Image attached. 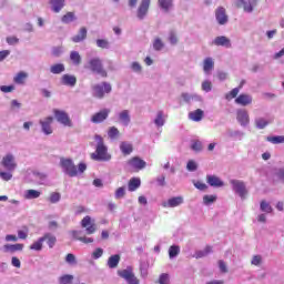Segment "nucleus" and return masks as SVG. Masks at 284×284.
<instances>
[{
	"label": "nucleus",
	"mask_w": 284,
	"mask_h": 284,
	"mask_svg": "<svg viewBox=\"0 0 284 284\" xmlns=\"http://www.w3.org/2000/svg\"><path fill=\"white\" fill-rule=\"evenodd\" d=\"M94 139L97 141V146L95 152L91 153V159L93 161H110L112 155L108 153V146H105V142H103V136L95 135Z\"/></svg>",
	"instance_id": "obj_2"
},
{
	"label": "nucleus",
	"mask_w": 284,
	"mask_h": 284,
	"mask_svg": "<svg viewBox=\"0 0 284 284\" xmlns=\"http://www.w3.org/2000/svg\"><path fill=\"white\" fill-rule=\"evenodd\" d=\"M179 254H181V247H179L178 245L170 246L169 248L170 258H174L175 256H179Z\"/></svg>",
	"instance_id": "obj_43"
},
{
	"label": "nucleus",
	"mask_w": 284,
	"mask_h": 284,
	"mask_svg": "<svg viewBox=\"0 0 284 284\" xmlns=\"http://www.w3.org/2000/svg\"><path fill=\"white\" fill-rule=\"evenodd\" d=\"M77 19V16H74V12H67L61 21L62 23H72V21H74Z\"/></svg>",
	"instance_id": "obj_42"
},
{
	"label": "nucleus",
	"mask_w": 284,
	"mask_h": 284,
	"mask_svg": "<svg viewBox=\"0 0 284 284\" xmlns=\"http://www.w3.org/2000/svg\"><path fill=\"white\" fill-rule=\"evenodd\" d=\"M163 41L161 40V38H155V40L153 41V49L156 51L163 50Z\"/></svg>",
	"instance_id": "obj_49"
},
{
	"label": "nucleus",
	"mask_w": 284,
	"mask_h": 284,
	"mask_svg": "<svg viewBox=\"0 0 284 284\" xmlns=\"http://www.w3.org/2000/svg\"><path fill=\"white\" fill-rule=\"evenodd\" d=\"M120 262H121V255L119 254L111 255L108 260V267H110V270H114L115 267H119Z\"/></svg>",
	"instance_id": "obj_25"
},
{
	"label": "nucleus",
	"mask_w": 284,
	"mask_h": 284,
	"mask_svg": "<svg viewBox=\"0 0 284 284\" xmlns=\"http://www.w3.org/2000/svg\"><path fill=\"white\" fill-rule=\"evenodd\" d=\"M81 225L82 227H85L87 234H94V232H97V224H92V217L89 215L82 219Z\"/></svg>",
	"instance_id": "obj_16"
},
{
	"label": "nucleus",
	"mask_w": 284,
	"mask_h": 284,
	"mask_svg": "<svg viewBox=\"0 0 284 284\" xmlns=\"http://www.w3.org/2000/svg\"><path fill=\"white\" fill-rule=\"evenodd\" d=\"M4 252H22L23 251V244H6L3 246Z\"/></svg>",
	"instance_id": "obj_29"
},
{
	"label": "nucleus",
	"mask_w": 284,
	"mask_h": 284,
	"mask_svg": "<svg viewBox=\"0 0 284 284\" xmlns=\"http://www.w3.org/2000/svg\"><path fill=\"white\" fill-rule=\"evenodd\" d=\"M39 196H41V192L32 189L27 190L24 194V199H28V200L39 199Z\"/></svg>",
	"instance_id": "obj_37"
},
{
	"label": "nucleus",
	"mask_w": 284,
	"mask_h": 284,
	"mask_svg": "<svg viewBox=\"0 0 284 284\" xmlns=\"http://www.w3.org/2000/svg\"><path fill=\"white\" fill-rule=\"evenodd\" d=\"M29 250L41 252L43 250V239L40 237L38 241L33 242L32 245L29 246Z\"/></svg>",
	"instance_id": "obj_38"
},
{
	"label": "nucleus",
	"mask_w": 284,
	"mask_h": 284,
	"mask_svg": "<svg viewBox=\"0 0 284 284\" xmlns=\"http://www.w3.org/2000/svg\"><path fill=\"white\" fill-rule=\"evenodd\" d=\"M108 116H110V109H102L91 116V122L95 124L103 123Z\"/></svg>",
	"instance_id": "obj_11"
},
{
	"label": "nucleus",
	"mask_w": 284,
	"mask_h": 284,
	"mask_svg": "<svg viewBox=\"0 0 284 284\" xmlns=\"http://www.w3.org/2000/svg\"><path fill=\"white\" fill-rule=\"evenodd\" d=\"M53 114H54L58 123H61L65 128H72V120H70V115H68V113L65 111L54 109Z\"/></svg>",
	"instance_id": "obj_6"
},
{
	"label": "nucleus",
	"mask_w": 284,
	"mask_h": 284,
	"mask_svg": "<svg viewBox=\"0 0 284 284\" xmlns=\"http://www.w3.org/2000/svg\"><path fill=\"white\" fill-rule=\"evenodd\" d=\"M51 74H61V72H65V65L63 63H55L50 67Z\"/></svg>",
	"instance_id": "obj_33"
},
{
	"label": "nucleus",
	"mask_w": 284,
	"mask_h": 284,
	"mask_svg": "<svg viewBox=\"0 0 284 284\" xmlns=\"http://www.w3.org/2000/svg\"><path fill=\"white\" fill-rule=\"evenodd\" d=\"M192 150H194V152H201L203 150V144L201 143V141H195L192 144Z\"/></svg>",
	"instance_id": "obj_56"
},
{
	"label": "nucleus",
	"mask_w": 284,
	"mask_h": 284,
	"mask_svg": "<svg viewBox=\"0 0 284 284\" xmlns=\"http://www.w3.org/2000/svg\"><path fill=\"white\" fill-rule=\"evenodd\" d=\"M92 90L95 99H103L105 94H110V92H112V85L108 82H102V84H94Z\"/></svg>",
	"instance_id": "obj_4"
},
{
	"label": "nucleus",
	"mask_w": 284,
	"mask_h": 284,
	"mask_svg": "<svg viewBox=\"0 0 284 284\" xmlns=\"http://www.w3.org/2000/svg\"><path fill=\"white\" fill-rule=\"evenodd\" d=\"M155 125H158V128H163V125H165V119H163V111H159L158 112V116L154 120Z\"/></svg>",
	"instance_id": "obj_44"
},
{
	"label": "nucleus",
	"mask_w": 284,
	"mask_h": 284,
	"mask_svg": "<svg viewBox=\"0 0 284 284\" xmlns=\"http://www.w3.org/2000/svg\"><path fill=\"white\" fill-rule=\"evenodd\" d=\"M214 70V60L212 58H205L203 62V71L205 74H210Z\"/></svg>",
	"instance_id": "obj_27"
},
{
	"label": "nucleus",
	"mask_w": 284,
	"mask_h": 284,
	"mask_svg": "<svg viewBox=\"0 0 284 284\" xmlns=\"http://www.w3.org/2000/svg\"><path fill=\"white\" fill-rule=\"evenodd\" d=\"M203 201L205 205H210V203H214L216 201V195H204Z\"/></svg>",
	"instance_id": "obj_53"
},
{
	"label": "nucleus",
	"mask_w": 284,
	"mask_h": 284,
	"mask_svg": "<svg viewBox=\"0 0 284 284\" xmlns=\"http://www.w3.org/2000/svg\"><path fill=\"white\" fill-rule=\"evenodd\" d=\"M41 128H42V132L47 135L52 134V123H54V118L52 116H47L43 120L39 121Z\"/></svg>",
	"instance_id": "obj_13"
},
{
	"label": "nucleus",
	"mask_w": 284,
	"mask_h": 284,
	"mask_svg": "<svg viewBox=\"0 0 284 284\" xmlns=\"http://www.w3.org/2000/svg\"><path fill=\"white\" fill-rule=\"evenodd\" d=\"M62 85H70L71 88H74L77 85V77L71 74H64L61 78Z\"/></svg>",
	"instance_id": "obj_23"
},
{
	"label": "nucleus",
	"mask_w": 284,
	"mask_h": 284,
	"mask_svg": "<svg viewBox=\"0 0 284 284\" xmlns=\"http://www.w3.org/2000/svg\"><path fill=\"white\" fill-rule=\"evenodd\" d=\"M49 3L51 6V10L55 13H59V11L63 10L65 7V0H50Z\"/></svg>",
	"instance_id": "obj_22"
},
{
	"label": "nucleus",
	"mask_w": 284,
	"mask_h": 284,
	"mask_svg": "<svg viewBox=\"0 0 284 284\" xmlns=\"http://www.w3.org/2000/svg\"><path fill=\"white\" fill-rule=\"evenodd\" d=\"M261 261H263V258L261 257V255H255L252 258V265H261Z\"/></svg>",
	"instance_id": "obj_64"
},
{
	"label": "nucleus",
	"mask_w": 284,
	"mask_h": 284,
	"mask_svg": "<svg viewBox=\"0 0 284 284\" xmlns=\"http://www.w3.org/2000/svg\"><path fill=\"white\" fill-rule=\"evenodd\" d=\"M203 110L196 109L195 111L189 113V119H191V121L199 122L203 120Z\"/></svg>",
	"instance_id": "obj_28"
},
{
	"label": "nucleus",
	"mask_w": 284,
	"mask_h": 284,
	"mask_svg": "<svg viewBox=\"0 0 284 284\" xmlns=\"http://www.w3.org/2000/svg\"><path fill=\"white\" fill-rule=\"evenodd\" d=\"M60 165L63 170V172H65L68 174V176L74 178L78 176L79 174H83V172H85V170H88V165L85 163H80L78 165H74V162L71 159H65L62 158L60 160Z\"/></svg>",
	"instance_id": "obj_1"
},
{
	"label": "nucleus",
	"mask_w": 284,
	"mask_h": 284,
	"mask_svg": "<svg viewBox=\"0 0 284 284\" xmlns=\"http://www.w3.org/2000/svg\"><path fill=\"white\" fill-rule=\"evenodd\" d=\"M49 201L50 203H59L61 201V194L57 192L51 193Z\"/></svg>",
	"instance_id": "obj_51"
},
{
	"label": "nucleus",
	"mask_w": 284,
	"mask_h": 284,
	"mask_svg": "<svg viewBox=\"0 0 284 284\" xmlns=\"http://www.w3.org/2000/svg\"><path fill=\"white\" fill-rule=\"evenodd\" d=\"M255 125L258 130H265V128L270 125V122L263 118H260L255 120Z\"/></svg>",
	"instance_id": "obj_41"
},
{
	"label": "nucleus",
	"mask_w": 284,
	"mask_h": 284,
	"mask_svg": "<svg viewBox=\"0 0 284 284\" xmlns=\"http://www.w3.org/2000/svg\"><path fill=\"white\" fill-rule=\"evenodd\" d=\"M119 119H120V121H121L123 124L130 125V111L124 110V111L120 112Z\"/></svg>",
	"instance_id": "obj_36"
},
{
	"label": "nucleus",
	"mask_w": 284,
	"mask_h": 284,
	"mask_svg": "<svg viewBox=\"0 0 284 284\" xmlns=\"http://www.w3.org/2000/svg\"><path fill=\"white\" fill-rule=\"evenodd\" d=\"M236 119L240 125H242L243 128L250 125V113H247V110L239 109L236 111Z\"/></svg>",
	"instance_id": "obj_12"
},
{
	"label": "nucleus",
	"mask_w": 284,
	"mask_h": 284,
	"mask_svg": "<svg viewBox=\"0 0 284 284\" xmlns=\"http://www.w3.org/2000/svg\"><path fill=\"white\" fill-rule=\"evenodd\" d=\"M18 239L26 241L28 239V226H24V230L18 231Z\"/></svg>",
	"instance_id": "obj_54"
},
{
	"label": "nucleus",
	"mask_w": 284,
	"mask_h": 284,
	"mask_svg": "<svg viewBox=\"0 0 284 284\" xmlns=\"http://www.w3.org/2000/svg\"><path fill=\"white\" fill-rule=\"evenodd\" d=\"M65 263H69V265H77V256L72 253H68L65 256Z\"/></svg>",
	"instance_id": "obj_50"
},
{
	"label": "nucleus",
	"mask_w": 284,
	"mask_h": 284,
	"mask_svg": "<svg viewBox=\"0 0 284 284\" xmlns=\"http://www.w3.org/2000/svg\"><path fill=\"white\" fill-rule=\"evenodd\" d=\"M139 187H141V179L132 178L128 184L129 192H136Z\"/></svg>",
	"instance_id": "obj_26"
},
{
	"label": "nucleus",
	"mask_w": 284,
	"mask_h": 284,
	"mask_svg": "<svg viewBox=\"0 0 284 284\" xmlns=\"http://www.w3.org/2000/svg\"><path fill=\"white\" fill-rule=\"evenodd\" d=\"M206 183H209L211 187H223V185H225L221 178L216 175H206Z\"/></svg>",
	"instance_id": "obj_19"
},
{
	"label": "nucleus",
	"mask_w": 284,
	"mask_h": 284,
	"mask_svg": "<svg viewBox=\"0 0 284 284\" xmlns=\"http://www.w3.org/2000/svg\"><path fill=\"white\" fill-rule=\"evenodd\" d=\"M72 281H74V276H73V275H70V274L62 275V276L59 278V283H60V284H71Z\"/></svg>",
	"instance_id": "obj_45"
},
{
	"label": "nucleus",
	"mask_w": 284,
	"mask_h": 284,
	"mask_svg": "<svg viewBox=\"0 0 284 284\" xmlns=\"http://www.w3.org/2000/svg\"><path fill=\"white\" fill-rule=\"evenodd\" d=\"M186 169L189 170V172H196L199 165L193 160H190L186 164Z\"/></svg>",
	"instance_id": "obj_52"
},
{
	"label": "nucleus",
	"mask_w": 284,
	"mask_h": 284,
	"mask_svg": "<svg viewBox=\"0 0 284 284\" xmlns=\"http://www.w3.org/2000/svg\"><path fill=\"white\" fill-rule=\"evenodd\" d=\"M0 90L4 93L12 92L14 90V85H1Z\"/></svg>",
	"instance_id": "obj_63"
},
{
	"label": "nucleus",
	"mask_w": 284,
	"mask_h": 284,
	"mask_svg": "<svg viewBox=\"0 0 284 284\" xmlns=\"http://www.w3.org/2000/svg\"><path fill=\"white\" fill-rule=\"evenodd\" d=\"M231 185L233 186V190L242 199H245L247 196V189L245 187V182L240 180H231Z\"/></svg>",
	"instance_id": "obj_7"
},
{
	"label": "nucleus",
	"mask_w": 284,
	"mask_h": 284,
	"mask_svg": "<svg viewBox=\"0 0 284 284\" xmlns=\"http://www.w3.org/2000/svg\"><path fill=\"white\" fill-rule=\"evenodd\" d=\"M97 45H98V48H101L102 50H108V48H110V42L105 39H98Z\"/></svg>",
	"instance_id": "obj_48"
},
{
	"label": "nucleus",
	"mask_w": 284,
	"mask_h": 284,
	"mask_svg": "<svg viewBox=\"0 0 284 284\" xmlns=\"http://www.w3.org/2000/svg\"><path fill=\"white\" fill-rule=\"evenodd\" d=\"M118 274L128 284H140L139 277L134 275V271L130 266L126 270L118 271Z\"/></svg>",
	"instance_id": "obj_5"
},
{
	"label": "nucleus",
	"mask_w": 284,
	"mask_h": 284,
	"mask_svg": "<svg viewBox=\"0 0 284 284\" xmlns=\"http://www.w3.org/2000/svg\"><path fill=\"white\" fill-rule=\"evenodd\" d=\"M12 171L9 172H0V178L2 179V181H10L12 179Z\"/></svg>",
	"instance_id": "obj_58"
},
{
	"label": "nucleus",
	"mask_w": 284,
	"mask_h": 284,
	"mask_svg": "<svg viewBox=\"0 0 284 284\" xmlns=\"http://www.w3.org/2000/svg\"><path fill=\"white\" fill-rule=\"evenodd\" d=\"M101 256H103V248L99 247L92 253L93 258H101Z\"/></svg>",
	"instance_id": "obj_62"
},
{
	"label": "nucleus",
	"mask_w": 284,
	"mask_h": 284,
	"mask_svg": "<svg viewBox=\"0 0 284 284\" xmlns=\"http://www.w3.org/2000/svg\"><path fill=\"white\" fill-rule=\"evenodd\" d=\"M215 19L220 26H225V23H227V13L225 12V8L220 7L216 9Z\"/></svg>",
	"instance_id": "obj_17"
},
{
	"label": "nucleus",
	"mask_w": 284,
	"mask_h": 284,
	"mask_svg": "<svg viewBox=\"0 0 284 284\" xmlns=\"http://www.w3.org/2000/svg\"><path fill=\"white\" fill-rule=\"evenodd\" d=\"M28 79V73L20 71L17 73V75L13 78L14 83L18 85H23L26 83V80Z\"/></svg>",
	"instance_id": "obj_31"
},
{
	"label": "nucleus",
	"mask_w": 284,
	"mask_h": 284,
	"mask_svg": "<svg viewBox=\"0 0 284 284\" xmlns=\"http://www.w3.org/2000/svg\"><path fill=\"white\" fill-rule=\"evenodd\" d=\"M213 45H217V47L222 45L223 48H232V42L227 37L220 36L213 40Z\"/></svg>",
	"instance_id": "obj_18"
},
{
	"label": "nucleus",
	"mask_w": 284,
	"mask_h": 284,
	"mask_svg": "<svg viewBox=\"0 0 284 284\" xmlns=\"http://www.w3.org/2000/svg\"><path fill=\"white\" fill-rule=\"evenodd\" d=\"M43 243L44 241H47V244L49 245V247H54V245H57V236L50 234V233H45L43 236Z\"/></svg>",
	"instance_id": "obj_30"
},
{
	"label": "nucleus",
	"mask_w": 284,
	"mask_h": 284,
	"mask_svg": "<svg viewBox=\"0 0 284 284\" xmlns=\"http://www.w3.org/2000/svg\"><path fill=\"white\" fill-rule=\"evenodd\" d=\"M158 3L164 12H170V8L173 6V0H158Z\"/></svg>",
	"instance_id": "obj_34"
},
{
	"label": "nucleus",
	"mask_w": 284,
	"mask_h": 284,
	"mask_svg": "<svg viewBox=\"0 0 284 284\" xmlns=\"http://www.w3.org/2000/svg\"><path fill=\"white\" fill-rule=\"evenodd\" d=\"M241 88H234L229 93L225 94L226 101H232V99H237Z\"/></svg>",
	"instance_id": "obj_39"
},
{
	"label": "nucleus",
	"mask_w": 284,
	"mask_h": 284,
	"mask_svg": "<svg viewBox=\"0 0 284 284\" xmlns=\"http://www.w3.org/2000/svg\"><path fill=\"white\" fill-rule=\"evenodd\" d=\"M126 165L130 170H133V172H139L145 168L146 163L141 160V158L134 156L128 160Z\"/></svg>",
	"instance_id": "obj_9"
},
{
	"label": "nucleus",
	"mask_w": 284,
	"mask_h": 284,
	"mask_svg": "<svg viewBox=\"0 0 284 284\" xmlns=\"http://www.w3.org/2000/svg\"><path fill=\"white\" fill-rule=\"evenodd\" d=\"M260 207H261V211L266 212V214H271L272 212V206L265 200L261 202Z\"/></svg>",
	"instance_id": "obj_47"
},
{
	"label": "nucleus",
	"mask_w": 284,
	"mask_h": 284,
	"mask_svg": "<svg viewBox=\"0 0 284 284\" xmlns=\"http://www.w3.org/2000/svg\"><path fill=\"white\" fill-rule=\"evenodd\" d=\"M121 133L119 132V129L116 126H111L108 132L109 139H119V135Z\"/></svg>",
	"instance_id": "obj_46"
},
{
	"label": "nucleus",
	"mask_w": 284,
	"mask_h": 284,
	"mask_svg": "<svg viewBox=\"0 0 284 284\" xmlns=\"http://www.w3.org/2000/svg\"><path fill=\"white\" fill-rule=\"evenodd\" d=\"M120 150H121L123 156H130V153L134 152V146H132V144L130 142H121Z\"/></svg>",
	"instance_id": "obj_24"
},
{
	"label": "nucleus",
	"mask_w": 284,
	"mask_h": 284,
	"mask_svg": "<svg viewBox=\"0 0 284 284\" xmlns=\"http://www.w3.org/2000/svg\"><path fill=\"white\" fill-rule=\"evenodd\" d=\"M1 165L8 172H14L17 170V162L14 161V155L12 153H8L2 158Z\"/></svg>",
	"instance_id": "obj_8"
},
{
	"label": "nucleus",
	"mask_w": 284,
	"mask_h": 284,
	"mask_svg": "<svg viewBox=\"0 0 284 284\" xmlns=\"http://www.w3.org/2000/svg\"><path fill=\"white\" fill-rule=\"evenodd\" d=\"M159 283L160 284H168V283H170V275H168L166 273L161 274L160 278H159Z\"/></svg>",
	"instance_id": "obj_59"
},
{
	"label": "nucleus",
	"mask_w": 284,
	"mask_h": 284,
	"mask_svg": "<svg viewBox=\"0 0 284 284\" xmlns=\"http://www.w3.org/2000/svg\"><path fill=\"white\" fill-rule=\"evenodd\" d=\"M194 186L200 190L201 192H205V190H207V184L201 182V181H197L194 183Z\"/></svg>",
	"instance_id": "obj_57"
},
{
	"label": "nucleus",
	"mask_w": 284,
	"mask_h": 284,
	"mask_svg": "<svg viewBox=\"0 0 284 284\" xmlns=\"http://www.w3.org/2000/svg\"><path fill=\"white\" fill-rule=\"evenodd\" d=\"M183 203V197L176 196L169 199L168 202H163V207H179Z\"/></svg>",
	"instance_id": "obj_21"
},
{
	"label": "nucleus",
	"mask_w": 284,
	"mask_h": 284,
	"mask_svg": "<svg viewBox=\"0 0 284 284\" xmlns=\"http://www.w3.org/2000/svg\"><path fill=\"white\" fill-rule=\"evenodd\" d=\"M151 0H142L138 8V19H145L150 10Z\"/></svg>",
	"instance_id": "obj_14"
},
{
	"label": "nucleus",
	"mask_w": 284,
	"mask_h": 284,
	"mask_svg": "<svg viewBox=\"0 0 284 284\" xmlns=\"http://www.w3.org/2000/svg\"><path fill=\"white\" fill-rule=\"evenodd\" d=\"M125 196V187L120 186L115 191V199H123Z\"/></svg>",
	"instance_id": "obj_55"
},
{
	"label": "nucleus",
	"mask_w": 284,
	"mask_h": 284,
	"mask_svg": "<svg viewBox=\"0 0 284 284\" xmlns=\"http://www.w3.org/2000/svg\"><path fill=\"white\" fill-rule=\"evenodd\" d=\"M202 90H204V92H210L212 90V82L204 81L202 83Z\"/></svg>",
	"instance_id": "obj_61"
},
{
	"label": "nucleus",
	"mask_w": 284,
	"mask_h": 284,
	"mask_svg": "<svg viewBox=\"0 0 284 284\" xmlns=\"http://www.w3.org/2000/svg\"><path fill=\"white\" fill-rule=\"evenodd\" d=\"M169 41L172 45H176V43H179V38H176V34L174 32H171Z\"/></svg>",
	"instance_id": "obj_60"
},
{
	"label": "nucleus",
	"mask_w": 284,
	"mask_h": 284,
	"mask_svg": "<svg viewBox=\"0 0 284 284\" xmlns=\"http://www.w3.org/2000/svg\"><path fill=\"white\" fill-rule=\"evenodd\" d=\"M266 141H268V143H273L274 145H278V143H284V135L267 136Z\"/></svg>",
	"instance_id": "obj_40"
},
{
	"label": "nucleus",
	"mask_w": 284,
	"mask_h": 284,
	"mask_svg": "<svg viewBox=\"0 0 284 284\" xmlns=\"http://www.w3.org/2000/svg\"><path fill=\"white\" fill-rule=\"evenodd\" d=\"M85 39H88V29L82 27L79 33L71 38V41H73V43H81V41H85Z\"/></svg>",
	"instance_id": "obj_20"
},
{
	"label": "nucleus",
	"mask_w": 284,
	"mask_h": 284,
	"mask_svg": "<svg viewBox=\"0 0 284 284\" xmlns=\"http://www.w3.org/2000/svg\"><path fill=\"white\" fill-rule=\"evenodd\" d=\"M79 234H81V232L79 231H73L72 232V236L77 240V241H81V243H94V239L92 237H85V236H79Z\"/></svg>",
	"instance_id": "obj_32"
},
{
	"label": "nucleus",
	"mask_w": 284,
	"mask_h": 284,
	"mask_svg": "<svg viewBox=\"0 0 284 284\" xmlns=\"http://www.w3.org/2000/svg\"><path fill=\"white\" fill-rule=\"evenodd\" d=\"M89 70L91 72H95V74H100L103 79L108 78V71L103 69V62L99 58H92L89 60Z\"/></svg>",
	"instance_id": "obj_3"
},
{
	"label": "nucleus",
	"mask_w": 284,
	"mask_h": 284,
	"mask_svg": "<svg viewBox=\"0 0 284 284\" xmlns=\"http://www.w3.org/2000/svg\"><path fill=\"white\" fill-rule=\"evenodd\" d=\"M70 59L73 65H81V54H79V51H71Z\"/></svg>",
	"instance_id": "obj_35"
},
{
	"label": "nucleus",
	"mask_w": 284,
	"mask_h": 284,
	"mask_svg": "<svg viewBox=\"0 0 284 284\" xmlns=\"http://www.w3.org/2000/svg\"><path fill=\"white\" fill-rule=\"evenodd\" d=\"M258 3V0H236L235 6L237 8H243L244 12H253L254 11V6Z\"/></svg>",
	"instance_id": "obj_10"
},
{
	"label": "nucleus",
	"mask_w": 284,
	"mask_h": 284,
	"mask_svg": "<svg viewBox=\"0 0 284 284\" xmlns=\"http://www.w3.org/2000/svg\"><path fill=\"white\" fill-rule=\"evenodd\" d=\"M253 98L251 94L241 93L235 99L236 105H242V108H247V105H252Z\"/></svg>",
	"instance_id": "obj_15"
}]
</instances>
